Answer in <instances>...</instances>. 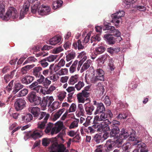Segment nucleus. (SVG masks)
<instances>
[{
    "label": "nucleus",
    "mask_w": 152,
    "mask_h": 152,
    "mask_svg": "<svg viewBox=\"0 0 152 152\" xmlns=\"http://www.w3.org/2000/svg\"><path fill=\"white\" fill-rule=\"evenodd\" d=\"M66 148L64 147V145L62 144L59 145L58 147V152H64L66 150Z\"/></svg>",
    "instance_id": "64"
},
{
    "label": "nucleus",
    "mask_w": 152,
    "mask_h": 152,
    "mask_svg": "<svg viewBox=\"0 0 152 152\" xmlns=\"http://www.w3.org/2000/svg\"><path fill=\"white\" fill-rule=\"evenodd\" d=\"M49 117V115L48 114L45 116L44 120L43 121L39 122L38 124V128L40 130L39 131L41 132L42 130L45 128V125L47 122V121Z\"/></svg>",
    "instance_id": "14"
},
{
    "label": "nucleus",
    "mask_w": 152,
    "mask_h": 152,
    "mask_svg": "<svg viewBox=\"0 0 152 152\" xmlns=\"http://www.w3.org/2000/svg\"><path fill=\"white\" fill-rule=\"evenodd\" d=\"M29 111L38 120H41L47 114L45 112H40V109L38 107H31L29 108Z\"/></svg>",
    "instance_id": "4"
},
{
    "label": "nucleus",
    "mask_w": 152,
    "mask_h": 152,
    "mask_svg": "<svg viewBox=\"0 0 152 152\" xmlns=\"http://www.w3.org/2000/svg\"><path fill=\"white\" fill-rule=\"evenodd\" d=\"M37 61V59L34 57L31 56L28 58L23 63V64H25L27 63L35 62Z\"/></svg>",
    "instance_id": "43"
},
{
    "label": "nucleus",
    "mask_w": 152,
    "mask_h": 152,
    "mask_svg": "<svg viewBox=\"0 0 152 152\" xmlns=\"http://www.w3.org/2000/svg\"><path fill=\"white\" fill-rule=\"evenodd\" d=\"M26 104V102L24 99H18L15 103L14 106L17 111H19L24 108Z\"/></svg>",
    "instance_id": "10"
},
{
    "label": "nucleus",
    "mask_w": 152,
    "mask_h": 152,
    "mask_svg": "<svg viewBox=\"0 0 152 152\" xmlns=\"http://www.w3.org/2000/svg\"><path fill=\"white\" fill-rule=\"evenodd\" d=\"M93 140L96 143H99L104 141V139L102 135L98 134H95L93 139Z\"/></svg>",
    "instance_id": "26"
},
{
    "label": "nucleus",
    "mask_w": 152,
    "mask_h": 152,
    "mask_svg": "<svg viewBox=\"0 0 152 152\" xmlns=\"http://www.w3.org/2000/svg\"><path fill=\"white\" fill-rule=\"evenodd\" d=\"M76 109V106L75 104L72 103L71 105L68 110L69 112L71 113L75 112Z\"/></svg>",
    "instance_id": "59"
},
{
    "label": "nucleus",
    "mask_w": 152,
    "mask_h": 152,
    "mask_svg": "<svg viewBox=\"0 0 152 152\" xmlns=\"http://www.w3.org/2000/svg\"><path fill=\"white\" fill-rule=\"evenodd\" d=\"M102 124H93L92 127L93 129H97V131L99 132H103Z\"/></svg>",
    "instance_id": "45"
},
{
    "label": "nucleus",
    "mask_w": 152,
    "mask_h": 152,
    "mask_svg": "<svg viewBox=\"0 0 152 152\" xmlns=\"http://www.w3.org/2000/svg\"><path fill=\"white\" fill-rule=\"evenodd\" d=\"M86 53H85L84 52H82L80 53L78 56V57L79 58H82V60L79 62V66L80 65V66H81L83 61L86 59Z\"/></svg>",
    "instance_id": "31"
},
{
    "label": "nucleus",
    "mask_w": 152,
    "mask_h": 152,
    "mask_svg": "<svg viewBox=\"0 0 152 152\" xmlns=\"http://www.w3.org/2000/svg\"><path fill=\"white\" fill-rule=\"evenodd\" d=\"M14 82V80H12L6 88V89L8 92H10L12 90Z\"/></svg>",
    "instance_id": "60"
},
{
    "label": "nucleus",
    "mask_w": 152,
    "mask_h": 152,
    "mask_svg": "<svg viewBox=\"0 0 152 152\" xmlns=\"http://www.w3.org/2000/svg\"><path fill=\"white\" fill-rule=\"evenodd\" d=\"M85 110L86 113L89 115L92 114V112L94 109V106L88 102L84 105Z\"/></svg>",
    "instance_id": "16"
},
{
    "label": "nucleus",
    "mask_w": 152,
    "mask_h": 152,
    "mask_svg": "<svg viewBox=\"0 0 152 152\" xmlns=\"http://www.w3.org/2000/svg\"><path fill=\"white\" fill-rule=\"evenodd\" d=\"M66 93L64 91L60 92L58 96V99L60 101H62L66 96Z\"/></svg>",
    "instance_id": "44"
},
{
    "label": "nucleus",
    "mask_w": 152,
    "mask_h": 152,
    "mask_svg": "<svg viewBox=\"0 0 152 152\" xmlns=\"http://www.w3.org/2000/svg\"><path fill=\"white\" fill-rule=\"evenodd\" d=\"M50 11V8L49 7L42 5L39 7L38 13L40 15H45L49 14Z\"/></svg>",
    "instance_id": "11"
},
{
    "label": "nucleus",
    "mask_w": 152,
    "mask_h": 152,
    "mask_svg": "<svg viewBox=\"0 0 152 152\" xmlns=\"http://www.w3.org/2000/svg\"><path fill=\"white\" fill-rule=\"evenodd\" d=\"M104 27V30H109L110 33H113L114 36L117 37L115 38L114 35L111 34H105L104 36V38L109 44H114L115 43L116 40L120 42L122 39V38L121 37V32L118 30L115 29L114 26L106 25Z\"/></svg>",
    "instance_id": "1"
},
{
    "label": "nucleus",
    "mask_w": 152,
    "mask_h": 152,
    "mask_svg": "<svg viewBox=\"0 0 152 152\" xmlns=\"http://www.w3.org/2000/svg\"><path fill=\"white\" fill-rule=\"evenodd\" d=\"M78 80V75H75L72 76L69 79L68 83L69 84L74 85L76 83Z\"/></svg>",
    "instance_id": "32"
},
{
    "label": "nucleus",
    "mask_w": 152,
    "mask_h": 152,
    "mask_svg": "<svg viewBox=\"0 0 152 152\" xmlns=\"http://www.w3.org/2000/svg\"><path fill=\"white\" fill-rule=\"evenodd\" d=\"M110 140H108L104 145H98L96 146L97 148L95 150L96 152H109L112 150Z\"/></svg>",
    "instance_id": "5"
},
{
    "label": "nucleus",
    "mask_w": 152,
    "mask_h": 152,
    "mask_svg": "<svg viewBox=\"0 0 152 152\" xmlns=\"http://www.w3.org/2000/svg\"><path fill=\"white\" fill-rule=\"evenodd\" d=\"M72 46L75 49H77V48L79 50L83 49L84 48L80 40H78L77 42H75L73 44Z\"/></svg>",
    "instance_id": "27"
},
{
    "label": "nucleus",
    "mask_w": 152,
    "mask_h": 152,
    "mask_svg": "<svg viewBox=\"0 0 152 152\" xmlns=\"http://www.w3.org/2000/svg\"><path fill=\"white\" fill-rule=\"evenodd\" d=\"M33 118L32 115L29 113H28L25 115L22 116V118L23 122H25L26 123L30 122Z\"/></svg>",
    "instance_id": "25"
},
{
    "label": "nucleus",
    "mask_w": 152,
    "mask_h": 152,
    "mask_svg": "<svg viewBox=\"0 0 152 152\" xmlns=\"http://www.w3.org/2000/svg\"><path fill=\"white\" fill-rule=\"evenodd\" d=\"M105 111V107L103 104L102 102L98 103L96 110L94 112V114L96 115L98 113L104 112Z\"/></svg>",
    "instance_id": "19"
},
{
    "label": "nucleus",
    "mask_w": 152,
    "mask_h": 152,
    "mask_svg": "<svg viewBox=\"0 0 152 152\" xmlns=\"http://www.w3.org/2000/svg\"><path fill=\"white\" fill-rule=\"evenodd\" d=\"M56 89V87L53 85L51 86L49 88L45 86L43 88V89L40 90V92L44 95L50 94H51Z\"/></svg>",
    "instance_id": "13"
},
{
    "label": "nucleus",
    "mask_w": 152,
    "mask_h": 152,
    "mask_svg": "<svg viewBox=\"0 0 152 152\" xmlns=\"http://www.w3.org/2000/svg\"><path fill=\"white\" fill-rule=\"evenodd\" d=\"M47 104L48 106L49 107L50 106L52 102L54 101V99L53 96H47L46 97H44Z\"/></svg>",
    "instance_id": "39"
},
{
    "label": "nucleus",
    "mask_w": 152,
    "mask_h": 152,
    "mask_svg": "<svg viewBox=\"0 0 152 152\" xmlns=\"http://www.w3.org/2000/svg\"><path fill=\"white\" fill-rule=\"evenodd\" d=\"M63 48L61 46L55 48L54 49L53 52L55 54H57L63 50Z\"/></svg>",
    "instance_id": "53"
},
{
    "label": "nucleus",
    "mask_w": 152,
    "mask_h": 152,
    "mask_svg": "<svg viewBox=\"0 0 152 152\" xmlns=\"http://www.w3.org/2000/svg\"><path fill=\"white\" fill-rule=\"evenodd\" d=\"M63 1L61 0H57L53 1L52 3V8L54 10L61 7L63 4Z\"/></svg>",
    "instance_id": "24"
},
{
    "label": "nucleus",
    "mask_w": 152,
    "mask_h": 152,
    "mask_svg": "<svg viewBox=\"0 0 152 152\" xmlns=\"http://www.w3.org/2000/svg\"><path fill=\"white\" fill-rule=\"evenodd\" d=\"M18 14L16 10L14 7H10L4 15L1 16V18L5 20H8L10 18L15 19L18 17Z\"/></svg>",
    "instance_id": "3"
},
{
    "label": "nucleus",
    "mask_w": 152,
    "mask_h": 152,
    "mask_svg": "<svg viewBox=\"0 0 152 152\" xmlns=\"http://www.w3.org/2000/svg\"><path fill=\"white\" fill-rule=\"evenodd\" d=\"M39 104H40L41 106L43 108H45L48 105L47 103H46V101L44 97L43 98L42 101H40Z\"/></svg>",
    "instance_id": "63"
},
{
    "label": "nucleus",
    "mask_w": 152,
    "mask_h": 152,
    "mask_svg": "<svg viewBox=\"0 0 152 152\" xmlns=\"http://www.w3.org/2000/svg\"><path fill=\"white\" fill-rule=\"evenodd\" d=\"M78 121H73L69 126V129H71L76 128L78 126Z\"/></svg>",
    "instance_id": "62"
},
{
    "label": "nucleus",
    "mask_w": 152,
    "mask_h": 152,
    "mask_svg": "<svg viewBox=\"0 0 152 152\" xmlns=\"http://www.w3.org/2000/svg\"><path fill=\"white\" fill-rule=\"evenodd\" d=\"M105 49V48L102 46L96 48L94 51V53L96 55L101 54L104 52Z\"/></svg>",
    "instance_id": "33"
},
{
    "label": "nucleus",
    "mask_w": 152,
    "mask_h": 152,
    "mask_svg": "<svg viewBox=\"0 0 152 152\" xmlns=\"http://www.w3.org/2000/svg\"><path fill=\"white\" fill-rule=\"evenodd\" d=\"M84 86V84L83 82L79 81L78 83L75 85V88L78 90H80Z\"/></svg>",
    "instance_id": "47"
},
{
    "label": "nucleus",
    "mask_w": 152,
    "mask_h": 152,
    "mask_svg": "<svg viewBox=\"0 0 152 152\" xmlns=\"http://www.w3.org/2000/svg\"><path fill=\"white\" fill-rule=\"evenodd\" d=\"M93 75L90 79V81L91 83H95L99 81H103L96 75H94V74H93Z\"/></svg>",
    "instance_id": "42"
},
{
    "label": "nucleus",
    "mask_w": 152,
    "mask_h": 152,
    "mask_svg": "<svg viewBox=\"0 0 152 152\" xmlns=\"http://www.w3.org/2000/svg\"><path fill=\"white\" fill-rule=\"evenodd\" d=\"M78 64V61L75 60L69 68V71L71 73H73L76 70L77 66Z\"/></svg>",
    "instance_id": "37"
},
{
    "label": "nucleus",
    "mask_w": 152,
    "mask_h": 152,
    "mask_svg": "<svg viewBox=\"0 0 152 152\" xmlns=\"http://www.w3.org/2000/svg\"><path fill=\"white\" fill-rule=\"evenodd\" d=\"M77 109L80 113L81 115H83L85 112L83 109V105L82 104H79L78 105Z\"/></svg>",
    "instance_id": "57"
},
{
    "label": "nucleus",
    "mask_w": 152,
    "mask_h": 152,
    "mask_svg": "<svg viewBox=\"0 0 152 152\" xmlns=\"http://www.w3.org/2000/svg\"><path fill=\"white\" fill-rule=\"evenodd\" d=\"M136 1V0H124V2L125 4V7L129 8L133 7V4Z\"/></svg>",
    "instance_id": "29"
},
{
    "label": "nucleus",
    "mask_w": 152,
    "mask_h": 152,
    "mask_svg": "<svg viewBox=\"0 0 152 152\" xmlns=\"http://www.w3.org/2000/svg\"><path fill=\"white\" fill-rule=\"evenodd\" d=\"M56 139L53 138L48 139L44 138L42 139V144L44 146H47L49 145L50 142L52 143L51 145L49 147V149L51 150H55L57 148L58 144L56 142H53Z\"/></svg>",
    "instance_id": "7"
},
{
    "label": "nucleus",
    "mask_w": 152,
    "mask_h": 152,
    "mask_svg": "<svg viewBox=\"0 0 152 152\" xmlns=\"http://www.w3.org/2000/svg\"><path fill=\"white\" fill-rule=\"evenodd\" d=\"M125 15V12L123 11H119L118 12L113 14L111 15L112 20L111 22L115 23V26L118 27V24L120 23V21L118 19L121 18V17H124Z\"/></svg>",
    "instance_id": "9"
},
{
    "label": "nucleus",
    "mask_w": 152,
    "mask_h": 152,
    "mask_svg": "<svg viewBox=\"0 0 152 152\" xmlns=\"http://www.w3.org/2000/svg\"><path fill=\"white\" fill-rule=\"evenodd\" d=\"M42 133H39L38 130L34 131L30 134V137L34 140L41 137Z\"/></svg>",
    "instance_id": "30"
},
{
    "label": "nucleus",
    "mask_w": 152,
    "mask_h": 152,
    "mask_svg": "<svg viewBox=\"0 0 152 152\" xmlns=\"http://www.w3.org/2000/svg\"><path fill=\"white\" fill-rule=\"evenodd\" d=\"M47 61L45 58L39 61V63L42 67L45 68L48 65V63Z\"/></svg>",
    "instance_id": "48"
},
{
    "label": "nucleus",
    "mask_w": 152,
    "mask_h": 152,
    "mask_svg": "<svg viewBox=\"0 0 152 152\" xmlns=\"http://www.w3.org/2000/svg\"><path fill=\"white\" fill-rule=\"evenodd\" d=\"M30 4L29 3L24 4L23 6V9H22L20 12V18L22 19L24 17L25 14H26V12L28 10Z\"/></svg>",
    "instance_id": "18"
},
{
    "label": "nucleus",
    "mask_w": 152,
    "mask_h": 152,
    "mask_svg": "<svg viewBox=\"0 0 152 152\" xmlns=\"http://www.w3.org/2000/svg\"><path fill=\"white\" fill-rule=\"evenodd\" d=\"M135 145H137L138 148L140 149V152H147L148 151V150L146 149V144L142 142L141 139L136 140Z\"/></svg>",
    "instance_id": "12"
},
{
    "label": "nucleus",
    "mask_w": 152,
    "mask_h": 152,
    "mask_svg": "<svg viewBox=\"0 0 152 152\" xmlns=\"http://www.w3.org/2000/svg\"><path fill=\"white\" fill-rule=\"evenodd\" d=\"M53 126V124H52L49 123L48 124L45 130V132L47 134L49 133L51 131Z\"/></svg>",
    "instance_id": "50"
},
{
    "label": "nucleus",
    "mask_w": 152,
    "mask_h": 152,
    "mask_svg": "<svg viewBox=\"0 0 152 152\" xmlns=\"http://www.w3.org/2000/svg\"><path fill=\"white\" fill-rule=\"evenodd\" d=\"M61 39V36L58 35L50 39L49 41V44L52 45H55L60 42Z\"/></svg>",
    "instance_id": "17"
},
{
    "label": "nucleus",
    "mask_w": 152,
    "mask_h": 152,
    "mask_svg": "<svg viewBox=\"0 0 152 152\" xmlns=\"http://www.w3.org/2000/svg\"><path fill=\"white\" fill-rule=\"evenodd\" d=\"M111 131L110 135L111 137H118V134L120 132V129L118 126H112L111 127Z\"/></svg>",
    "instance_id": "21"
},
{
    "label": "nucleus",
    "mask_w": 152,
    "mask_h": 152,
    "mask_svg": "<svg viewBox=\"0 0 152 152\" xmlns=\"http://www.w3.org/2000/svg\"><path fill=\"white\" fill-rule=\"evenodd\" d=\"M57 56L56 55H50L49 57L46 58L47 61L51 62L53 61L57 58Z\"/></svg>",
    "instance_id": "51"
},
{
    "label": "nucleus",
    "mask_w": 152,
    "mask_h": 152,
    "mask_svg": "<svg viewBox=\"0 0 152 152\" xmlns=\"http://www.w3.org/2000/svg\"><path fill=\"white\" fill-rule=\"evenodd\" d=\"M28 92V89L26 88H23L19 91L18 93V96L19 97L25 96L27 94Z\"/></svg>",
    "instance_id": "41"
},
{
    "label": "nucleus",
    "mask_w": 152,
    "mask_h": 152,
    "mask_svg": "<svg viewBox=\"0 0 152 152\" xmlns=\"http://www.w3.org/2000/svg\"><path fill=\"white\" fill-rule=\"evenodd\" d=\"M75 57V53L73 51H72L66 54V60L67 62L72 61L74 59Z\"/></svg>",
    "instance_id": "28"
},
{
    "label": "nucleus",
    "mask_w": 152,
    "mask_h": 152,
    "mask_svg": "<svg viewBox=\"0 0 152 152\" xmlns=\"http://www.w3.org/2000/svg\"><path fill=\"white\" fill-rule=\"evenodd\" d=\"M91 62V61L90 60H88L83 64L81 70L83 71L87 69L90 66Z\"/></svg>",
    "instance_id": "35"
},
{
    "label": "nucleus",
    "mask_w": 152,
    "mask_h": 152,
    "mask_svg": "<svg viewBox=\"0 0 152 152\" xmlns=\"http://www.w3.org/2000/svg\"><path fill=\"white\" fill-rule=\"evenodd\" d=\"M94 74V75H96L99 78L101 79L102 80H104V72L102 69H96V71H95Z\"/></svg>",
    "instance_id": "23"
},
{
    "label": "nucleus",
    "mask_w": 152,
    "mask_h": 152,
    "mask_svg": "<svg viewBox=\"0 0 152 152\" xmlns=\"http://www.w3.org/2000/svg\"><path fill=\"white\" fill-rule=\"evenodd\" d=\"M28 100L34 105H37L39 104L41 101V98L37 96L34 92H31L28 95Z\"/></svg>",
    "instance_id": "6"
},
{
    "label": "nucleus",
    "mask_w": 152,
    "mask_h": 152,
    "mask_svg": "<svg viewBox=\"0 0 152 152\" xmlns=\"http://www.w3.org/2000/svg\"><path fill=\"white\" fill-rule=\"evenodd\" d=\"M103 124H102L103 132H107L110 130L109 125H111V122L108 119H106L103 121Z\"/></svg>",
    "instance_id": "15"
},
{
    "label": "nucleus",
    "mask_w": 152,
    "mask_h": 152,
    "mask_svg": "<svg viewBox=\"0 0 152 152\" xmlns=\"http://www.w3.org/2000/svg\"><path fill=\"white\" fill-rule=\"evenodd\" d=\"M34 77L30 75H28L22 78L21 81L22 83L27 85L31 83L34 80Z\"/></svg>",
    "instance_id": "22"
},
{
    "label": "nucleus",
    "mask_w": 152,
    "mask_h": 152,
    "mask_svg": "<svg viewBox=\"0 0 152 152\" xmlns=\"http://www.w3.org/2000/svg\"><path fill=\"white\" fill-rule=\"evenodd\" d=\"M85 98L83 96L82 94L80 93H79L77 95V98L78 101L79 103H84L85 101Z\"/></svg>",
    "instance_id": "40"
},
{
    "label": "nucleus",
    "mask_w": 152,
    "mask_h": 152,
    "mask_svg": "<svg viewBox=\"0 0 152 152\" xmlns=\"http://www.w3.org/2000/svg\"><path fill=\"white\" fill-rule=\"evenodd\" d=\"M23 87L24 86L20 83H15L13 88V90L12 91V94H15Z\"/></svg>",
    "instance_id": "20"
},
{
    "label": "nucleus",
    "mask_w": 152,
    "mask_h": 152,
    "mask_svg": "<svg viewBox=\"0 0 152 152\" xmlns=\"http://www.w3.org/2000/svg\"><path fill=\"white\" fill-rule=\"evenodd\" d=\"M60 107L59 103L57 101H55L53 102L51 105V107L53 110L58 108Z\"/></svg>",
    "instance_id": "49"
},
{
    "label": "nucleus",
    "mask_w": 152,
    "mask_h": 152,
    "mask_svg": "<svg viewBox=\"0 0 152 152\" xmlns=\"http://www.w3.org/2000/svg\"><path fill=\"white\" fill-rule=\"evenodd\" d=\"M51 83V81L48 79L47 78H45L43 80V82L41 83H39V84H43L44 86H48Z\"/></svg>",
    "instance_id": "58"
},
{
    "label": "nucleus",
    "mask_w": 152,
    "mask_h": 152,
    "mask_svg": "<svg viewBox=\"0 0 152 152\" xmlns=\"http://www.w3.org/2000/svg\"><path fill=\"white\" fill-rule=\"evenodd\" d=\"M48 78L53 82L56 81L58 78V75L56 74H52V75L48 77Z\"/></svg>",
    "instance_id": "54"
},
{
    "label": "nucleus",
    "mask_w": 152,
    "mask_h": 152,
    "mask_svg": "<svg viewBox=\"0 0 152 152\" xmlns=\"http://www.w3.org/2000/svg\"><path fill=\"white\" fill-rule=\"evenodd\" d=\"M68 69L66 68L61 69L58 72V74L59 75H62L66 74L68 72Z\"/></svg>",
    "instance_id": "61"
},
{
    "label": "nucleus",
    "mask_w": 152,
    "mask_h": 152,
    "mask_svg": "<svg viewBox=\"0 0 152 152\" xmlns=\"http://www.w3.org/2000/svg\"><path fill=\"white\" fill-rule=\"evenodd\" d=\"M103 101L104 102L107 106H109L111 104V102L110 100L109 99V97L107 96H105Z\"/></svg>",
    "instance_id": "55"
},
{
    "label": "nucleus",
    "mask_w": 152,
    "mask_h": 152,
    "mask_svg": "<svg viewBox=\"0 0 152 152\" xmlns=\"http://www.w3.org/2000/svg\"><path fill=\"white\" fill-rule=\"evenodd\" d=\"M129 135V133L126 131L124 128H122L120 134L117 137V140L115 141H112L111 140H110V142L112 149L114 147L118 148L121 147L123 142L124 140L126 139Z\"/></svg>",
    "instance_id": "2"
},
{
    "label": "nucleus",
    "mask_w": 152,
    "mask_h": 152,
    "mask_svg": "<svg viewBox=\"0 0 152 152\" xmlns=\"http://www.w3.org/2000/svg\"><path fill=\"white\" fill-rule=\"evenodd\" d=\"M5 5L3 4H0V15L1 18V16L4 15V14L5 12Z\"/></svg>",
    "instance_id": "56"
},
{
    "label": "nucleus",
    "mask_w": 152,
    "mask_h": 152,
    "mask_svg": "<svg viewBox=\"0 0 152 152\" xmlns=\"http://www.w3.org/2000/svg\"><path fill=\"white\" fill-rule=\"evenodd\" d=\"M127 117L126 115L124 113H121L119 114L116 118L118 120H121L126 118Z\"/></svg>",
    "instance_id": "52"
},
{
    "label": "nucleus",
    "mask_w": 152,
    "mask_h": 152,
    "mask_svg": "<svg viewBox=\"0 0 152 152\" xmlns=\"http://www.w3.org/2000/svg\"><path fill=\"white\" fill-rule=\"evenodd\" d=\"M55 128L56 130V134L58 133L62 129L63 123L61 122H58L55 124Z\"/></svg>",
    "instance_id": "38"
},
{
    "label": "nucleus",
    "mask_w": 152,
    "mask_h": 152,
    "mask_svg": "<svg viewBox=\"0 0 152 152\" xmlns=\"http://www.w3.org/2000/svg\"><path fill=\"white\" fill-rule=\"evenodd\" d=\"M65 110L64 108L59 110L58 111L56 112L54 115L53 120V121L56 120L58 118H59L61 115L63 113Z\"/></svg>",
    "instance_id": "34"
},
{
    "label": "nucleus",
    "mask_w": 152,
    "mask_h": 152,
    "mask_svg": "<svg viewBox=\"0 0 152 152\" xmlns=\"http://www.w3.org/2000/svg\"><path fill=\"white\" fill-rule=\"evenodd\" d=\"M42 70V68L40 66L35 67L33 69V75L37 78L40 77L39 79L37 80L39 83H42L45 78L44 76L41 74V72Z\"/></svg>",
    "instance_id": "8"
},
{
    "label": "nucleus",
    "mask_w": 152,
    "mask_h": 152,
    "mask_svg": "<svg viewBox=\"0 0 152 152\" xmlns=\"http://www.w3.org/2000/svg\"><path fill=\"white\" fill-rule=\"evenodd\" d=\"M40 3L37 2L33 6L31 7V12L33 13H35L36 12L38 11L39 7H40Z\"/></svg>",
    "instance_id": "36"
},
{
    "label": "nucleus",
    "mask_w": 152,
    "mask_h": 152,
    "mask_svg": "<svg viewBox=\"0 0 152 152\" xmlns=\"http://www.w3.org/2000/svg\"><path fill=\"white\" fill-rule=\"evenodd\" d=\"M101 40V38L100 37V33L96 34L95 36H94L91 37V42L92 43L93 41L99 42Z\"/></svg>",
    "instance_id": "46"
}]
</instances>
